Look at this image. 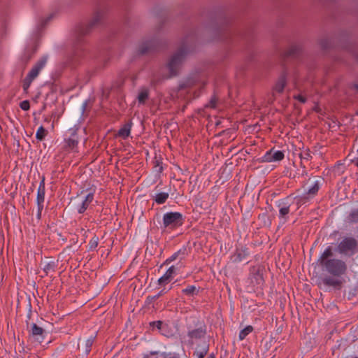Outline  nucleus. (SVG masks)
<instances>
[{"mask_svg":"<svg viewBox=\"0 0 358 358\" xmlns=\"http://www.w3.org/2000/svg\"><path fill=\"white\" fill-rule=\"evenodd\" d=\"M105 13L102 10L96 11L92 20L87 24H80L76 28V43L75 45V50L72 60L76 63L79 57H81L80 54L83 49L79 48L80 43L83 41V38L88 34L93 29L101 24Z\"/></svg>","mask_w":358,"mask_h":358,"instance_id":"f257e3e1","label":"nucleus"},{"mask_svg":"<svg viewBox=\"0 0 358 358\" xmlns=\"http://www.w3.org/2000/svg\"><path fill=\"white\" fill-rule=\"evenodd\" d=\"M333 256V248L328 246L319 257L317 262L331 275L341 277L346 273L348 266L342 259L331 258Z\"/></svg>","mask_w":358,"mask_h":358,"instance_id":"f03ea898","label":"nucleus"},{"mask_svg":"<svg viewBox=\"0 0 358 358\" xmlns=\"http://www.w3.org/2000/svg\"><path fill=\"white\" fill-rule=\"evenodd\" d=\"M194 34L186 36L182 40L180 47L171 56L167 64V68L171 77L176 76L178 74L182 62H184L187 53L190 51V48L189 47L188 43L189 42L194 43Z\"/></svg>","mask_w":358,"mask_h":358,"instance_id":"7ed1b4c3","label":"nucleus"},{"mask_svg":"<svg viewBox=\"0 0 358 358\" xmlns=\"http://www.w3.org/2000/svg\"><path fill=\"white\" fill-rule=\"evenodd\" d=\"M188 343L193 345L195 341L203 338L207 334V327L203 321L194 318L192 323L187 324Z\"/></svg>","mask_w":358,"mask_h":358,"instance_id":"20e7f679","label":"nucleus"},{"mask_svg":"<svg viewBox=\"0 0 358 358\" xmlns=\"http://www.w3.org/2000/svg\"><path fill=\"white\" fill-rule=\"evenodd\" d=\"M336 251L341 255L352 257L358 252V241L352 236L344 237L338 244Z\"/></svg>","mask_w":358,"mask_h":358,"instance_id":"39448f33","label":"nucleus"},{"mask_svg":"<svg viewBox=\"0 0 358 358\" xmlns=\"http://www.w3.org/2000/svg\"><path fill=\"white\" fill-rule=\"evenodd\" d=\"M48 59L47 56L41 57L31 68L25 78L22 81V88L25 93L28 92V90L32 81L38 76L41 71L44 68Z\"/></svg>","mask_w":358,"mask_h":358,"instance_id":"423d86ee","label":"nucleus"},{"mask_svg":"<svg viewBox=\"0 0 358 358\" xmlns=\"http://www.w3.org/2000/svg\"><path fill=\"white\" fill-rule=\"evenodd\" d=\"M183 215L179 212L166 213L163 216V225L165 229H175L182 225Z\"/></svg>","mask_w":358,"mask_h":358,"instance_id":"0eeeda50","label":"nucleus"},{"mask_svg":"<svg viewBox=\"0 0 358 358\" xmlns=\"http://www.w3.org/2000/svg\"><path fill=\"white\" fill-rule=\"evenodd\" d=\"M164 43L158 38L143 42L138 47V52L143 55L160 50L164 46Z\"/></svg>","mask_w":358,"mask_h":358,"instance_id":"6e6552de","label":"nucleus"},{"mask_svg":"<svg viewBox=\"0 0 358 358\" xmlns=\"http://www.w3.org/2000/svg\"><path fill=\"white\" fill-rule=\"evenodd\" d=\"M78 129L71 128L69 130L70 136L64 138L63 150L67 152H76L77 150L79 138L78 136Z\"/></svg>","mask_w":358,"mask_h":358,"instance_id":"1a4fd4ad","label":"nucleus"},{"mask_svg":"<svg viewBox=\"0 0 358 358\" xmlns=\"http://www.w3.org/2000/svg\"><path fill=\"white\" fill-rule=\"evenodd\" d=\"M320 182L315 181L313 185L309 188L302 196H297V205L301 206L306 203L310 199L315 197L320 189Z\"/></svg>","mask_w":358,"mask_h":358,"instance_id":"9d476101","label":"nucleus"},{"mask_svg":"<svg viewBox=\"0 0 358 358\" xmlns=\"http://www.w3.org/2000/svg\"><path fill=\"white\" fill-rule=\"evenodd\" d=\"M29 331L30 334V336H31L34 339V341L38 342V343L42 344L43 343H49V341L45 340L46 331H45V329L38 326L36 324H31V329Z\"/></svg>","mask_w":358,"mask_h":358,"instance_id":"9b49d317","label":"nucleus"},{"mask_svg":"<svg viewBox=\"0 0 358 358\" xmlns=\"http://www.w3.org/2000/svg\"><path fill=\"white\" fill-rule=\"evenodd\" d=\"M285 154L283 151L275 150L274 148L270 149L266 152V154L262 157V162H278L284 159Z\"/></svg>","mask_w":358,"mask_h":358,"instance_id":"f8f14e48","label":"nucleus"},{"mask_svg":"<svg viewBox=\"0 0 358 358\" xmlns=\"http://www.w3.org/2000/svg\"><path fill=\"white\" fill-rule=\"evenodd\" d=\"M303 48L300 44H292L288 50L285 51L282 57L285 59H299L302 56Z\"/></svg>","mask_w":358,"mask_h":358,"instance_id":"ddd939ff","label":"nucleus"},{"mask_svg":"<svg viewBox=\"0 0 358 358\" xmlns=\"http://www.w3.org/2000/svg\"><path fill=\"white\" fill-rule=\"evenodd\" d=\"M218 39L224 42L232 41L235 36V31L228 25L220 27L218 31Z\"/></svg>","mask_w":358,"mask_h":358,"instance_id":"4468645a","label":"nucleus"},{"mask_svg":"<svg viewBox=\"0 0 358 358\" xmlns=\"http://www.w3.org/2000/svg\"><path fill=\"white\" fill-rule=\"evenodd\" d=\"M96 336H91L86 340L79 338L78 343V350L80 351L82 355L87 356L91 351L92 346L94 342Z\"/></svg>","mask_w":358,"mask_h":358,"instance_id":"2eb2a0df","label":"nucleus"},{"mask_svg":"<svg viewBox=\"0 0 358 358\" xmlns=\"http://www.w3.org/2000/svg\"><path fill=\"white\" fill-rule=\"evenodd\" d=\"M58 265V261L53 259H46L44 261L41 262V266H43L42 269L44 273V275H41L42 278L47 276L49 274L54 273Z\"/></svg>","mask_w":358,"mask_h":358,"instance_id":"dca6fc26","label":"nucleus"},{"mask_svg":"<svg viewBox=\"0 0 358 358\" xmlns=\"http://www.w3.org/2000/svg\"><path fill=\"white\" fill-rule=\"evenodd\" d=\"M292 205L291 199L289 196L285 198V199L282 200L279 204V213L280 217L282 218H285L286 216L289 213V208Z\"/></svg>","mask_w":358,"mask_h":358,"instance_id":"f3484780","label":"nucleus"},{"mask_svg":"<svg viewBox=\"0 0 358 358\" xmlns=\"http://www.w3.org/2000/svg\"><path fill=\"white\" fill-rule=\"evenodd\" d=\"M94 199V194L89 193L80 203L76 206V209L78 213H83L88 208L89 205Z\"/></svg>","mask_w":358,"mask_h":358,"instance_id":"a211bd4d","label":"nucleus"},{"mask_svg":"<svg viewBox=\"0 0 358 358\" xmlns=\"http://www.w3.org/2000/svg\"><path fill=\"white\" fill-rule=\"evenodd\" d=\"M176 269L174 266L169 268L166 272L159 280V285H164L168 284L173 279V275L176 273Z\"/></svg>","mask_w":358,"mask_h":358,"instance_id":"6ab92c4d","label":"nucleus"},{"mask_svg":"<svg viewBox=\"0 0 358 358\" xmlns=\"http://www.w3.org/2000/svg\"><path fill=\"white\" fill-rule=\"evenodd\" d=\"M287 76L285 72H283L278 78L273 90L278 93H282L284 88L287 85Z\"/></svg>","mask_w":358,"mask_h":358,"instance_id":"aec40b11","label":"nucleus"},{"mask_svg":"<svg viewBox=\"0 0 358 358\" xmlns=\"http://www.w3.org/2000/svg\"><path fill=\"white\" fill-rule=\"evenodd\" d=\"M324 285L329 287H334L335 289L340 290L342 287L343 281L339 279H336L332 277H325L322 279Z\"/></svg>","mask_w":358,"mask_h":358,"instance_id":"412c9836","label":"nucleus"},{"mask_svg":"<svg viewBox=\"0 0 358 358\" xmlns=\"http://www.w3.org/2000/svg\"><path fill=\"white\" fill-rule=\"evenodd\" d=\"M208 350L209 344L204 342L197 346L196 351L194 352V356H196L197 358H204L208 354Z\"/></svg>","mask_w":358,"mask_h":358,"instance_id":"4be33fe9","label":"nucleus"},{"mask_svg":"<svg viewBox=\"0 0 358 358\" xmlns=\"http://www.w3.org/2000/svg\"><path fill=\"white\" fill-rule=\"evenodd\" d=\"M345 222L350 225L357 224H358V208H352L345 220Z\"/></svg>","mask_w":358,"mask_h":358,"instance_id":"5701e85b","label":"nucleus"},{"mask_svg":"<svg viewBox=\"0 0 358 358\" xmlns=\"http://www.w3.org/2000/svg\"><path fill=\"white\" fill-rule=\"evenodd\" d=\"M132 122L131 121H129L126 124H124L118 131L117 135L120 137H122L123 139H126L129 135L131 131Z\"/></svg>","mask_w":358,"mask_h":358,"instance_id":"b1692460","label":"nucleus"},{"mask_svg":"<svg viewBox=\"0 0 358 358\" xmlns=\"http://www.w3.org/2000/svg\"><path fill=\"white\" fill-rule=\"evenodd\" d=\"M249 255L248 248L244 247L241 249H237L234 255V262H241Z\"/></svg>","mask_w":358,"mask_h":358,"instance_id":"393cba45","label":"nucleus"},{"mask_svg":"<svg viewBox=\"0 0 358 358\" xmlns=\"http://www.w3.org/2000/svg\"><path fill=\"white\" fill-rule=\"evenodd\" d=\"M149 90L148 88H142L138 93L137 99L140 104H145L149 98Z\"/></svg>","mask_w":358,"mask_h":358,"instance_id":"a878e982","label":"nucleus"},{"mask_svg":"<svg viewBox=\"0 0 358 358\" xmlns=\"http://www.w3.org/2000/svg\"><path fill=\"white\" fill-rule=\"evenodd\" d=\"M169 196L168 192H160L157 194L153 199L157 204H163L166 201Z\"/></svg>","mask_w":358,"mask_h":358,"instance_id":"bb28decb","label":"nucleus"},{"mask_svg":"<svg viewBox=\"0 0 358 358\" xmlns=\"http://www.w3.org/2000/svg\"><path fill=\"white\" fill-rule=\"evenodd\" d=\"M166 292H167V290H166V289H163L156 295L147 296V298L145 299V305L146 306L150 305L154 301L157 300V299H159L160 296H162Z\"/></svg>","mask_w":358,"mask_h":358,"instance_id":"cd10ccee","label":"nucleus"},{"mask_svg":"<svg viewBox=\"0 0 358 358\" xmlns=\"http://www.w3.org/2000/svg\"><path fill=\"white\" fill-rule=\"evenodd\" d=\"M185 251V249L182 252L181 250H178V252H175L169 258L166 259V261L164 262L163 265H168V264H169L173 261L177 259V258L180 255L182 256V257H180V260L184 258Z\"/></svg>","mask_w":358,"mask_h":358,"instance_id":"c85d7f7f","label":"nucleus"},{"mask_svg":"<svg viewBox=\"0 0 358 358\" xmlns=\"http://www.w3.org/2000/svg\"><path fill=\"white\" fill-rule=\"evenodd\" d=\"M196 85V80L192 78H187L185 82L181 83L179 85V90H184L186 88H189Z\"/></svg>","mask_w":358,"mask_h":358,"instance_id":"c756f323","label":"nucleus"},{"mask_svg":"<svg viewBox=\"0 0 358 358\" xmlns=\"http://www.w3.org/2000/svg\"><path fill=\"white\" fill-rule=\"evenodd\" d=\"M45 190H43L42 189H38L36 202H37V206L41 208V206H43V203H44V200H45Z\"/></svg>","mask_w":358,"mask_h":358,"instance_id":"7c9ffc66","label":"nucleus"},{"mask_svg":"<svg viewBox=\"0 0 358 358\" xmlns=\"http://www.w3.org/2000/svg\"><path fill=\"white\" fill-rule=\"evenodd\" d=\"M254 330V328L251 325H248L242 329L239 333V339L243 341L245 337Z\"/></svg>","mask_w":358,"mask_h":358,"instance_id":"2f4dec72","label":"nucleus"},{"mask_svg":"<svg viewBox=\"0 0 358 358\" xmlns=\"http://www.w3.org/2000/svg\"><path fill=\"white\" fill-rule=\"evenodd\" d=\"M154 163V170L156 173L160 174L163 171V166H162V162L161 159H157V157L155 158V160L153 162Z\"/></svg>","mask_w":358,"mask_h":358,"instance_id":"473e14b6","label":"nucleus"},{"mask_svg":"<svg viewBox=\"0 0 358 358\" xmlns=\"http://www.w3.org/2000/svg\"><path fill=\"white\" fill-rule=\"evenodd\" d=\"M182 292L187 296H194L198 293V290L194 285H189L187 288L183 289Z\"/></svg>","mask_w":358,"mask_h":358,"instance_id":"72a5a7b5","label":"nucleus"},{"mask_svg":"<svg viewBox=\"0 0 358 358\" xmlns=\"http://www.w3.org/2000/svg\"><path fill=\"white\" fill-rule=\"evenodd\" d=\"M47 134L48 131L43 126H41L36 131V138L39 141H43Z\"/></svg>","mask_w":358,"mask_h":358,"instance_id":"f704fd0d","label":"nucleus"},{"mask_svg":"<svg viewBox=\"0 0 358 358\" xmlns=\"http://www.w3.org/2000/svg\"><path fill=\"white\" fill-rule=\"evenodd\" d=\"M217 101L218 97L215 94H213L210 98L209 102L205 105V108H215Z\"/></svg>","mask_w":358,"mask_h":358,"instance_id":"c9c22d12","label":"nucleus"},{"mask_svg":"<svg viewBox=\"0 0 358 358\" xmlns=\"http://www.w3.org/2000/svg\"><path fill=\"white\" fill-rule=\"evenodd\" d=\"M320 45L322 50H327L331 48V41L327 38H324L320 41Z\"/></svg>","mask_w":358,"mask_h":358,"instance_id":"e433bc0d","label":"nucleus"},{"mask_svg":"<svg viewBox=\"0 0 358 358\" xmlns=\"http://www.w3.org/2000/svg\"><path fill=\"white\" fill-rule=\"evenodd\" d=\"M99 244V237L94 236L89 243V250H94L96 248Z\"/></svg>","mask_w":358,"mask_h":358,"instance_id":"4c0bfd02","label":"nucleus"},{"mask_svg":"<svg viewBox=\"0 0 358 358\" xmlns=\"http://www.w3.org/2000/svg\"><path fill=\"white\" fill-rule=\"evenodd\" d=\"M299 157L301 160H309L312 158L310 151L309 149L306 150L299 155Z\"/></svg>","mask_w":358,"mask_h":358,"instance_id":"58836bf2","label":"nucleus"},{"mask_svg":"<svg viewBox=\"0 0 358 358\" xmlns=\"http://www.w3.org/2000/svg\"><path fill=\"white\" fill-rule=\"evenodd\" d=\"M163 324V322L161 320L153 321L150 322V327L154 329L156 327L157 329L161 330Z\"/></svg>","mask_w":358,"mask_h":358,"instance_id":"ea45409f","label":"nucleus"},{"mask_svg":"<svg viewBox=\"0 0 358 358\" xmlns=\"http://www.w3.org/2000/svg\"><path fill=\"white\" fill-rule=\"evenodd\" d=\"M20 107L23 110H28L30 108V103L28 100H24L20 103Z\"/></svg>","mask_w":358,"mask_h":358,"instance_id":"a19ab883","label":"nucleus"},{"mask_svg":"<svg viewBox=\"0 0 358 358\" xmlns=\"http://www.w3.org/2000/svg\"><path fill=\"white\" fill-rule=\"evenodd\" d=\"M294 99L298 100L302 103H305L307 101V99L301 94L294 95Z\"/></svg>","mask_w":358,"mask_h":358,"instance_id":"79ce46f5","label":"nucleus"},{"mask_svg":"<svg viewBox=\"0 0 358 358\" xmlns=\"http://www.w3.org/2000/svg\"><path fill=\"white\" fill-rule=\"evenodd\" d=\"M38 189H42L43 190H45V177L44 176L42 177L41 181L40 182V185H39V187H38Z\"/></svg>","mask_w":358,"mask_h":358,"instance_id":"37998d69","label":"nucleus"},{"mask_svg":"<svg viewBox=\"0 0 358 358\" xmlns=\"http://www.w3.org/2000/svg\"><path fill=\"white\" fill-rule=\"evenodd\" d=\"M43 209V206H41V208L38 206V213H37L38 219H41V212H42Z\"/></svg>","mask_w":358,"mask_h":358,"instance_id":"c03bdc74","label":"nucleus"},{"mask_svg":"<svg viewBox=\"0 0 358 358\" xmlns=\"http://www.w3.org/2000/svg\"><path fill=\"white\" fill-rule=\"evenodd\" d=\"M351 89H355L358 92V84L355 83L350 86Z\"/></svg>","mask_w":358,"mask_h":358,"instance_id":"a18cd8bd","label":"nucleus"},{"mask_svg":"<svg viewBox=\"0 0 358 358\" xmlns=\"http://www.w3.org/2000/svg\"><path fill=\"white\" fill-rule=\"evenodd\" d=\"M352 162L355 164V165L358 168V158H355L352 160Z\"/></svg>","mask_w":358,"mask_h":358,"instance_id":"49530a36","label":"nucleus"},{"mask_svg":"<svg viewBox=\"0 0 358 358\" xmlns=\"http://www.w3.org/2000/svg\"><path fill=\"white\" fill-rule=\"evenodd\" d=\"M164 358H180V357L178 355H173L168 357H166V356H164Z\"/></svg>","mask_w":358,"mask_h":358,"instance_id":"de8ad7c7","label":"nucleus"},{"mask_svg":"<svg viewBox=\"0 0 358 358\" xmlns=\"http://www.w3.org/2000/svg\"><path fill=\"white\" fill-rule=\"evenodd\" d=\"M300 166H301V167L303 168V169H306V165H305L304 162H303V160L301 161Z\"/></svg>","mask_w":358,"mask_h":358,"instance_id":"09e8293b","label":"nucleus"},{"mask_svg":"<svg viewBox=\"0 0 358 358\" xmlns=\"http://www.w3.org/2000/svg\"><path fill=\"white\" fill-rule=\"evenodd\" d=\"M150 355H152V356H155V355H158V352L157 351H151L150 352Z\"/></svg>","mask_w":358,"mask_h":358,"instance_id":"8fccbe9b","label":"nucleus"},{"mask_svg":"<svg viewBox=\"0 0 358 358\" xmlns=\"http://www.w3.org/2000/svg\"><path fill=\"white\" fill-rule=\"evenodd\" d=\"M307 174H308V173H307L306 170L303 169L302 173H301V176H306Z\"/></svg>","mask_w":358,"mask_h":358,"instance_id":"3c124183","label":"nucleus"},{"mask_svg":"<svg viewBox=\"0 0 358 358\" xmlns=\"http://www.w3.org/2000/svg\"><path fill=\"white\" fill-rule=\"evenodd\" d=\"M86 106H87V103H86V102H85V103H83V111L85 110Z\"/></svg>","mask_w":358,"mask_h":358,"instance_id":"603ef678","label":"nucleus"},{"mask_svg":"<svg viewBox=\"0 0 358 358\" xmlns=\"http://www.w3.org/2000/svg\"><path fill=\"white\" fill-rule=\"evenodd\" d=\"M215 355L213 353L210 354L207 358H215Z\"/></svg>","mask_w":358,"mask_h":358,"instance_id":"864d4df0","label":"nucleus"},{"mask_svg":"<svg viewBox=\"0 0 358 358\" xmlns=\"http://www.w3.org/2000/svg\"><path fill=\"white\" fill-rule=\"evenodd\" d=\"M31 59V56L29 55V56H28V57L26 58L25 62H28L29 61V59Z\"/></svg>","mask_w":358,"mask_h":358,"instance_id":"5fc2aeb1","label":"nucleus"},{"mask_svg":"<svg viewBox=\"0 0 358 358\" xmlns=\"http://www.w3.org/2000/svg\"><path fill=\"white\" fill-rule=\"evenodd\" d=\"M52 18V16H50L48 17L46 20H45V22H48L49 20H50V19Z\"/></svg>","mask_w":358,"mask_h":358,"instance_id":"6e6d98bb","label":"nucleus"},{"mask_svg":"<svg viewBox=\"0 0 358 358\" xmlns=\"http://www.w3.org/2000/svg\"><path fill=\"white\" fill-rule=\"evenodd\" d=\"M206 82H203V83H202V87H204L206 86Z\"/></svg>","mask_w":358,"mask_h":358,"instance_id":"4d7b16f0","label":"nucleus"},{"mask_svg":"<svg viewBox=\"0 0 358 358\" xmlns=\"http://www.w3.org/2000/svg\"><path fill=\"white\" fill-rule=\"evenodd\" d=\"M357 140H358V134H357V137H356L355 141H357Z\"/></svg>","mask_w":358,"mask_h":358,"instance_id":"13d9d810","label":"nucleus"},{"mask_svg":"<svg viewBox=\"0 0 358 358\" xmlns=\"http://www.w3.org/2000/svg\"><path fill=\"white\" fill-rule=\"evenodd\" d=\"M148 357V355H145L144 358H147Z\"/></svg>","mask_w":358,"mask_h":358,"instance_id":"bf43d9fd","label":"nucleus"},{"mask_svg":"<svg viewBox=\"0 0 358 358\" xmlns=\"http://www.w3.org/2000/svg\"><path fill=\"white\" fill-rule=\"evenodd\" d=\"M355 114H356L357 115H358V110L356 112V113H355Z\"/></svg>","mask_w":358,"mask_h":358,"instance_id":"052dcab7","label":"nucleus"},{"mask_svg":"<svg viewBox=\"0 0 358 358\" xmlns=\"http://www.w3.org/2000/svg\"><path fill=\"white\" fill-rule=\"evenodd\" d=\"M357 152H358V148H357Z\"/></svg>","mask_w":358,"mask_h":358,"instance_id":"680f3d73","label":"nucleus"}]
</instances>
